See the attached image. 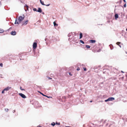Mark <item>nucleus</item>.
I'll return each instance as SVG.
<instances>
[{
	"label": "nucleus",
	"mask_w": 127,
	"mask_h": 127,
	"mask_svg": "<svg viewBox=\"0 0 127 127\" xmlns=\"http://www.w3.org/2000/svg\"><path fill=\"white\" fill-rule=\"evenodd\" d=\"M23 17H22L21 16H20L17 19L18 20L19 22V23H21V22L25 18V16L24 15H23Z\"/></svg>",
	"instance_id": "obj_1"
},
{
	"label": "nucleus",
	"mask_w": 127,
	"mask_h": 127,
	"mask_svg": "<svg viewBox=\"0 0 127 127\" xmlns=\"http://www.w3.org/2000/svg\"><path fill=\"white\" fill-rule=\"evenodd\" d=\"M115 99V98L113 97H110L109 98L105 100V102H106L108 101H112Z\"/></svg>",
	"instance_id": "obj_2"
},
{
	"label": "nucleus",
	"mask_w": 127,
	"mask_h": 127,
	"mask_svg": "<svg viewBox=\"0 0 127 127\" xmlns=\"http://www.w3.org/2000/svg\"><path fill=\"white\" fill-rule=\"evenodd\" d=\"M29 21L28 20H27L25 22H22V26H25L27 25Z\"/></svg>",
	"instance_id": "obj_3"
},
{
	"label": "nucleus",
	"mask_w": 127,
	"mask_h": 127,
	"mask_svg": "<svg viewBox=\"0 0 127 127\" xmlns=\"http://www.w3.org/2000/svg\"><path fill=\"white\" fill-rule=\"evenodd\" d=\"M68 40L69 41H74V42H76V40L74 38V36H73L71 39H70V37L68 38Z\"/></svg>",
	"instance_id": "obj_4"
},
{
	"label": "nucleus",
	"mask_w": 127,
	"mask_h": 127,
	"mask_svg": "<svg viewBox=\"0 0 127 127\" xmlns=\"http://www.w3.org/2000/svg\"><path fill=\"white\" fill-rule=\"evenodd\" d=\"M19 95L22 98H26V96L24 94L21 93H20L19 94Z\"/></svg>",
	"instance_id": "obj_5"
},
{
	"label": "nucleus",
	"mask_w": 127,
	"mask_h": 127,
	"mask_svg": "<svg viewBox=\"0 0 127 127\" xmlns=\"http://www.w3.org/2000/svg\"><path fill=\"white\" fill-rule=\"evenodd\" d=\"M29 6L26 4L24 6V9L26 11L28 10Z\"/></svg>",
	"instance_id": "obj_6"
},
{
	"label": "nucleus",
	"mask_w": 127,
	"mask_h": 127,
	"mask_svg": "<svg viewBox=\"0 0 127 127\" xmlns=\"http://www.w3.org/2000/svg\"><path fill=\"white\" fill-rule=\"evenodd\" d=\"M37 46V43L35 42H34L33 43V48L34 49H35Z\"/></svg>",
	"instance_id": "obj_7"
},
{
	"label": "nucleus",
	"mask_w": 127,
	"mask_h": 127,
	"mask_svg": "<svg viewBox=\"0 0 127 127\" xmlns=\"http://www.w3.org/2000/svg\"><path fill=\"white\" fill-rule=\"evenodd\" d=\"M11 87H7L5 88L4 90V91H8L9 89L11 88Z\"/></svg>",
	"instance_id": "obj_8"
},
{
	"label": "nucleus",
	"mask_w": 127,
	"mask_h": 127,
	"mask_svg": "<svg viewBox=\"0 0 127 127\" xmlns=\"http://www.w3.org/2000/svg\"><path fill=\"white\" fill-rule=\"evenodd\" d=\"M37 11V12L40 13H41L42 11V9L40 7L38 8V10Z\"/></svg>",
	"instance_id": "obj_9"
},
{
	"label": "nucleus",
	"mask_w": 127,
	"mask_h": 127,
	"mask_svg": "<svg viewBox=\"0 0 127 127\" xmlns=\"http://www.w3.org/2000/svg\"><path fill=\"white\" fill-rule=\"evenodd\" d=\"M16 33L15 31H12L11 32V35H16Z\"/></svg>",
	"instance_id": "obj_10"
},
{
	"label": "nucleus",
	"mask_w": 127,
	"mask_h": 127,
	"mask_svg": "<svg viewBox=\"0 0 127 127\" xmlns=\"http://www.w3.org/2000/svg\"><path fill=\"white\" fill-rule=\"evenodd\" d=\"M114 16H115V19L116 20L118 18V14H116Z\"/></svg>",
	"instance_id": "obj_11"
},
{
	"label": "nucleus",
	"mask_w": 127,
	"mask_h": 127,
	"mask_svg": "<svg viewBox=\"0 0 127 127\" xmlns=\"http://www.w3.org/2000/svg\"><path fill=\"white\" fill-rule=\"evenodd\" d=\"M18 20L17 19H16L15 20V24H19V23H19V21L18 22Z\"/></svg>",
	"instance_id": "obj_12"
},
{
	"label": "nucleus",
	"mask_w": 127,
	"mask_h": 127,
	"mask_svg": "<svg viewBox=\"0 0 127 127\" xmlns=\"http://www.w3.org/2000/svg\"><path fill=\"white\" fill-rule=\"evenodd\" d=\"M83 37V34L81 32H80V33L79 39Z\"/></svg>",
	"instance_id": "obj_13"
},
{
	"label": "nucleus",
	"mask_w": 127,
	"mask_h": 127,
	"mask_svg": "<svg viewBox=\"0 0 127 127\" xmlns=\"http://www.w3.org/2000/svg\"><path fill=\"white\" fill-rule=\"evenodd\" d=\"M109 46L110 47L111 50H112L113 49V47L112 44H110L109 45Z\"/></svg>",
	"instance_id": "obj_14"
},
{
	"label": "nucleus",
	"mask_w": 127,
	"mask_h": 127,
	"mask_svg": "<svg viewBox=\"0 0 127 127\" xmlns=\"http://www.w3.org/2000/svg\"><path fill=\"white\" fill-rule=\"evenodd\" d=\"M54 25V26H57L58 25L56 24V22L55 21H54L53 22Z\"/></svg>",
	"instance_id": "obj_15"
},
{
	"label": "nucleus",
	"mask_w": 127,
	"mask_h": 127,
	"mask_svg": "<svg viewBox=\"0 0 127 127\" xmlns=\"http://www.w3.org/2000/svg\"><path fill=\"white\" fill-rule=\"evenodd\" d=\"M95 40H90V42L92 43H94L95 42Z\"/></svg>",
	"instance_id": "obj_16"
},
{
	"label": "nucleus",
	"mask_w": 127,
	"mask_h": 127,
	"mask_svg": "<svg viewBox=\"0 0 127 127\" xmlns=\"http://www.w3.org/2000/svg\"><path fill=\"white\" fill-rule=\"evenodd\" d=\"M49 39H47V38H45V41H46V44L47 43H49V42H48L47 41H49Z\"/></svg>",
	"instance_id": "obj_17"
},
{
	"label": "nucleus",
	"mask_w": 127,
	"mask_h": 127,
	"mask_svg": "<svg viewBox=\"0 0 127 127\" xmlns=\"http://www.w3.org/2000/svg\"><path fill=\"white\" fill-rule=\"evenodd\" d=\"M4 30L1 29H0V33H2L4 32Z\"/></svg>",
	"instance_id": "obj_18"
},
{
	"label": "nucleus",
	"mask_w": 127,
	"mask_h": 127,
	"mask_svg": "<svg viewBox=\"0 0 127 127\" xmlns=\"http://www.w3.org/2000/svg\"><path fill=\"white\" fill-rule=\"evenodd\" d=\"M120 42H117L116 43V44L118 45L120 47H121V46L120 45Z\"/></svg>",
	"instance_id": "obj_19"
},
{
	"label": "nucleus",
	"mask_w": 127,
	"mask_h": 127,
	"mask_svg": "<svg viewBox=\"0 0 127 127\" xmlns=\"http://www.w3.org/2000/svg\"><path fill=\"white\" fill-rule=\"evenodd\" d=\"M40 3L43 5H45V4H44V2L43 1H42V0H40Z\"/></svg>",
	"instance_id": "obj_20"
},
{
	"label": "nucleus",
	"mask_w": 127,
	"mask_h": 127,
	"mask_svg": "<svg viewBox=\"0 0 127 127\" xmlns=\"http://www.w3.org/2000/svg\"><path fill=\"white\" fill-rule=\"evenodd\" d=\"M72 35V32H70L69 33V34L68 35V37H70Z\"/></svg>",
	"instance_id": "obj_21"
},
{
	"label": "nucleus",
	"mask_w": 127,
	"mask_h": 127,
	"mask_svg": "<svg viewBox=\"0 0 127 127\" xmlns=\"http://www.w3.org/2000/svg\"><path fill=\"white\" fill-rule=\"evenodd\" d=\"M85 47L87 48H90V46L88 45H86L85 46Z\"/></svg>",
	"instance_id": "obj_22"
},
{
	"label": "nucleus",
	"mask_w": 127,
	"mask_h": 127,
	"mask_svg": "<svg viewBox=\"0 0 127 127\" xmlns=\"http://www.w3.org/2000/svg\"><path fill=\"white\" fill-rule=\"evenodd\" d=\"M55 125V123L54 122H53L51 124V125L53 126H54Z\"/></svg>",
	"instance_id": "obj_23"
},
{
	"label": "nucleus",
	"mask_w": 127,
	"mask_h": 127,
	"mask_svg": "<svg viewBox=\"0 0 127 127\" xmlns=\"http://www.w3.org/2000/svg\"><path fill=\"white\" fill-rule=\"evenodd\" d=\"M80 42L81 43L83 44H84V42L82 40H80Z\"/></svg>",
	"instance_id": "obj_24"
},
{
	"label": "nucleus",
	"mask_w": 127,
	"mask_h": 127,
	"mask_svg": "<svg viewBox=\"0 0 127 127\" xmlns=\"http://www.w3.org/2000/svg\"><path fill=\"white\" fill-rule=\"evenodd\" d=\"M55 124L59 125H60V122L58 123L57 122H56L55 123Z\"/></svg>",
	"instance_id": "obj_25"
},
{
	"label": "nucleus",
	"mask_w": 127,
	"mask_h": 127,
	"mask_svg": "<svg viewBox=\"0 0 127 127\" xmlns=\"http://www.w3.org/2000/svg\"><path fill=\"white\" fill-rule=\"evenodd\" d=\"M33 10L34 11H36V12H37V9L36 8H33Z\"/></svg>",
	"instance_id": "obj_26"
},
{
	"label": "nucleus",
	"mask_w": 127,
	"mask_h": 127,
	"mask_svg": "<svg viewBox=\"0 0 127 127\" xmlns=\"http://www.w3.org/2000/svg\"><path fill=\"white\" fill-rule=\"evenodd\" d=\"M5 110L6 112H7L8 111V109L7 108H5Z\"/></svg>",
	"instance_id": "obj_27"
},
{
	"label": "nucleus",
	"mask_w": 127,
	"mask_h": 127,
	"mask_svg": "<svg viewBox=\"0 0 127 127\" xmlns=\"http://www.w3.org/2000/svg\"><path fill=\"white\" fill-rule=\"evenodd\" d=\"M20 89L21 90L23 91V90H25L24 89H22V87H20Z\"/></svg>",
	"instance_id": "obj_28"
},
{
	"label": "nucleus",
	"mask_w": 127,
	"mask_h": 127,
	"mask_svg": "<svg viewBox=\"0 0 127 127\" xmlns=\"http://www.w3.org/2000/svg\"><path fill=\"white\" fill-rule=\"evenodd\" d=\"M40 93L43 96H47V95H44L42 93H41V92H40Z\"/></svg>",
	"instance_id": "obj_29"
},
{
	"label": "nucleus",
	"mask_w": 127,
	"mask_h": 127,
	"mask_svg": "<svg viewBox=\"0 0 127 127\" xmlns=\"http://www.w3.org/2000/svg\"><path fill=\"white\" fill-rule=\"evenodd\" d=\"M3 77H2V75L1 74H0V78H3Z\"/></svg>",
	"instance_id": "obj_30"
},
{
	"label": "nucleus",
	"mask_w": 127,
	"mask_h": 127,
	"mask_svg": "<svg viewBox=\"0 0 127 127\" xmlns=\"http://www.w3.org/2000/svg\"><path fill=\"white\" fill-rule=\"evenodd\" d=\"M5 91H4V90H3L1 92V93L2 94H3L4 93V92Z\"/></svg>",
	"instance_id": "obj_31"
},
{
	"label": "nucleus",
	"mask_w": 127,
	"mask_h": 127,
	"mask_svg": "<svg viewBox=\"0 0 127 127\" xmlns=\"http://www.w3.org/2000/svg\"><path fill=\"white\" fill-rule=\"evenodd\" d=\"M68 74L71 76H72V74L71 73V72H69Z\"/></svg>",
	"instance_id": "obj_32"
},
{
	"label": "nucleus",
	"mask_w": 127,
	"mask_h": 127,
	"mask_svg": "<svg viewBox=\"0 0 127 127\" xmlns=\"http://www.w3.org/2000/svg\"><path fill=\"white\" fill-rule=\"evenodd\" d=\"M80 70V69L79 67H78L77 68V71H79Z\"/></svg>",
	"instance_id": "obj_33"
},
{
	"label": "nucleus",
	"mask_w": 127,
	"mask_h": 127,
	"mask_svg": "<svg viewBox=\"0 0 127 127\" xmlns=\"http://www.w3.org/2000/svg\"><path fill=\"white\" fill-rule=\"evenodd\" d=\"M0 66H1V67H2L3 66V64L2 63L0 64Z\"/></svg>",
	"instance_id": "obj_34"
},
{
	"label": "nucleus",
	"mask_w": 127,
	"mask_h": 127,
	"mask_svg": "<svg viewBox=\"0 0 127 127\" xmlns=\"http://www.w3.org/2000/svg\"><path fill=\"white\" fill-rule=\"evenodd\" d=\"M84 71H86V70H87V69H86V68H84Z\"/></svg>",
	"instance_id": "obj_35"
},
{
	"label": "nucleus",
	"mask_w": 127,
	"mask_h": 127,
	"mask_svg": "<svg viewBox=\"0 0 127 127\" xmlns=\"http://www.w3.org/2000/svg\"><path fill=\"white\" fill-rule=\"evenodd\" d=\"M50 4H48L47 5H45H45H46V6H49L50 5Z\"/></svg>",
	"instance_id": "obj_36"
},
{
	"label": "nucleus",
	"mask_w": 127,
	"mask_h": 127,
	"mask_svg": "<svg viewBox=\"0 0 127 127\" xmlns=\"http://www.w3.org/2000/svg\"><path fill=\"white\" fill-rule=\"evenodd\" d=\"M46 97H47L48 98H52V97H51V96H46Z\"/></svg>",
	"instance_id": "obj_37"
},
{
	"label": "nucleus",
	"mask_w": 127,
	"mask_h": 127,
	"mask_svg": "<svg viewBox=\"0 0 127 127\" xmlns=\"http://www.w3.org/2000/svg\"><path fill=\"white\" fill-rule=\"evenodd\" d=\"M126 4H124V7H126Z\"/></svg>",
	"instance_id": "obj_38"
},
{
	"label": "nucleus",
	"mask_w": 127,
	"mask_h": 127,
	"mask_svg": "<svg viewBox=\"0 0 127 127\" xmlns=\"http://www.w3.org/2000/svg\"><path fill=\"white\" fill-rule=\"evenodd\" d=\"M48 77L49 79H52L51 78H50L49 77Z\"/></svg>",
	"instance_id": "obj_39"
},
{
	"label": "nucleus",
	"mask_w": 127,
	"mask_h": 127,
	"mask_svg": "<svg viewBox=\"0 0 127 127\" xmlns=\"http://www.w3.org/2000/svg\"><path fill=\"white\" fill-rule=\"evenodd\" d=\"M15 110H14L13 111V113H14L15 112Z\"/></svg>",
	"instance_id": "obj_40"
},
{
	"label": "nucleus",
	"mask_w": 127,
	"mask_h": 127,
	"mask_svg": "<svg viewBox=\"0 0 127 127\" xmlns=\"http://www.w3.org/2000/svg\"><path fill=\"white\" fill-rule=\"evenodd\" d=\"M123 0L124 2H126V0Z\"/></svg>",
	"instance_id": "obj_41"
},
{
	"label": "nucleus",
	"mask_w": 127,
	"mask_h": 127,
	"mask_svg": "<svg viewBox=\"0 0 127 127\" xmlns=\"http://www.w3.org/2000/svg\"><path fill=\"white\" fill-rule=\"evenodd\" d=\"M121 72L122 73H124V71H121Z\"/></svg>",
	"instance_id": "obj_42"
},
{
	"label": "nucleus",
	"mask_w": 127,
	"mask_h": 127,
	"mask_svg": "<svg viewBox=\"0 0 127 127\" xmlns=\"http://www.w3.org/2000/svg\"><path fill=\"white\" fill-rule=\"evenodd\" d=\"M42 14H44V12H42Z\"/></svg>",
	"instance_id": "obj_43"
},
{
	"label": "nucleus",
	"mask_w": 127,
	"mask_h": 127,
	"mask_svg": "<svg viewBox=\"0 0 127 127\" xmlns=\"http://www.w3.org/2000/svg\"><path fill=\"white\" fill-rule=\"evenodd\" d=\"M108 124H107L106 125V126H108Z\"/></svg>",
	"instance_id": "obj_44"
},
{
	"label": "nucleus",
	"mask_w": 127,
	"mask_h": 127,
	"mask_svg": "<svg viewBox=\"0 0 127 127\" xmlns=\"http://www.w3.org/2000/svg\"><path fill=\"white\" fill-rule=\"evenodd\" d=\"M111 124L109 126V127H110V126H111Z\"/></svg>",
	"instance_id": "obj_45"
},
{
	"label": "nucleus",
	"mask_w": 127,
	"mask_h": 127,
	"mask_svg": "<svg viewBox=\"0 0 127 127\" xmlns=\"http://www.w3.org/2000/svg\"><path fill=\"white\" fill-rule=\"evenodd\" d=\"M65 127H71L68 126H66Z\"/></svg>",
	"instance_id": "obj_46"
},
{
	"label": "nucleus",
	"mask_w": 127,
	"mask_h": 127,
	"mask_svg": "<svg viewBox=\"0 0 127 127\" xmlns=\"http://www.w3.org/2000/svg\"><path fill=\"white\" fill-rule=\"evenodd\" d=\"M92 101H90V102H92Z\"/></svg>",
	"instance_id": "obj_47"
},
{
	"label": "nucleus",
	"mask_w": 127,
	"mask_h": 127,
	"mask_svg": "<svg viewBox=\"0 0 127 127\" xmlns=\"http://www.w3.org/2000/svg\"><path fill=\"white\" fill-rule=\"evenodd\" d=\"M37 127H41L40 126H38Z\"/></svg>",
	"instance_id": "obj_48"
},
{
	"label": "nucleus",
	"mask_w": 127,
	"mask_h": 127,
	"mask_svg": "<svg viewBox=\"0 0 127 127\" xmlns=\"http://www.w3.org/2000/svg\"><path fill=\"white\" fill-rule=\"evenodd\" d=\"M125 52H126V54H127V52H126V51Z\"/></svg>",
	"instance_id": "obj_49"
},
{
	"label": "nucleus",
	"mask_w": 127,
	"mask_h": 127,
	"mask_svg": "<svg viewBox=\"0 0 127 127\" xmlns=\"http://www.w3.org/2000/svg\"><path fill=\"white\" fill-rule=\"evenodd\" d=\"M126 31H127V28L126 29Z\"/></svg>",
	"instance_id": "obj_50"
},
{
	"label": "nucleus",
	"mask_w": 127,
	"mask_h": 127,
	"mask_svg": "<svg viewBox=\"0 0 127 127\" xmlns=\"http://www.w3.org/2000/svg\"><path fill=\"white\" fill-rule=\"evenodd\" d=\"M1 3V2H0V4Z\"/></svg>",
	"instance_id": "obj_51"
},
{
	"label": "nucleus",
	"mask_w": 127,
	"mask_h": 127,
	"mask_svg": "<svg viewBox=\"0 0 127 127\" xmlns=\"http://www.w3.org/2000/svg\"><path fill=\"white\" fill-rule=\"evenodd\" d=\"M49 42H50V40H49Z\"/></svg>",
	"instance_id": "obj_52"
},
{
	"label": "nucleus",
	"mask_w": 127,
	"mask_h": 127,
	"mask_svg": "<svg viewBox=\"0 0 127 127\" xmlns=\"http://www.w3.org/2000/svg\"><path fill=\"white\" fill-rule=\"evenodd\" d=\"M40 1V0H39Z\"/></svg>",
	"instance_id": "obj_53"
},
{
	"label": "nucleus",
	"mask_w": 127,
	"mask_h": 127,
	"mask_svg": "<svg viewBox=\"0 0 127 127\" xmlns=\"http://www.w3.org/2000/svg\"><path fill=\"white\" fill-rule=\"evenodd\" d=\"M126 76H127V75H126Z\"/></svg>",
	"instance_id": "obj_54"
}]
</instances>
